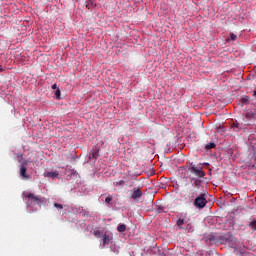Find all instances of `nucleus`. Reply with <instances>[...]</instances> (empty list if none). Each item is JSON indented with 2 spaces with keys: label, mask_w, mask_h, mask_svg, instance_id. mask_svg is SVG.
I'll return each mask as SVG.
<instances>
[{
  "label": "nucleus",
  "mask_w": 256,
  "mask_h": 256,
  "mask_svg": "<svg viewBox=\"0 0 256 256\" xmlns=\"http://www.w3.org/2000/svg\"><path fill=\"white\" fill-rule=\"evenodd\" d=\"M27 160H24L20 165V176L24 179H29V175L27 174Z\"/></svg>",
  "instance_id": "nucleus-5"
},
{
  "label": "nucleus",
  "mask_w": 256,
  "mask_h": 256,
  "mask_svg": "<svg viewBox=\"0 0 256 256\" xmlns=\"http://www.w3.org/2000/svg\"><path fill=\"white\" fill-rule=\"evenodd\" d=\"M54 207L58 210H62L63 209V205L58 204V203H54Z\"/></svg>",
  "instance_id": "nucleus-21"
},
{
  "label": "nucleus",
  "mask_w": 256,
  "mask_h": 256,
  "mask_svg": "<svg viewBox=\"0 0 256 256\" xmlns=\"http://www.w3.org/2000/svg\"><path fill=\"white\" fill-rule=\"evenodd\" d=\"M98 156H99V154H98L97 150H92V152H90V154H89V158L94 159V160H97Z\"/></svg>",
  "instance_id": "nucleus-10"
},
{
  "label": "nucleus",
  "mask_w": 256,
  "mask_h": 256,
  "mask_svg": "<svg viewBox=\"0 0 256 256\" xmlns=\"http://www.w3.org/2000/svg\"><path fill=\"white\" fill-rule=\"evenodd\" d=\"M249 226L251 227V229L252 230H256V220H253L252 222H251V224H249Z\"/></svg>",
  "instance_id": "nucleus-17"
},
{
  "label": "nucleus",
  "mask_w": 256,
  "mask_h": 256,
  "mask_svg": "<svg viewBox=\"0 0 256 256\" xmlns=\"http://www.w3.org/2000/svg\"><path fill=\"white\" fill-rule=\"evenodd\" d=\"M3 72V68L0 66V73Z\"/></svg>",
  "instance_id": "nucleus-25"
},
{
  "label": "nucleus",
  "mask_w": 256,
  "mask_h": 256,
  "mask_svg": "<svg viewBox=\"0 0 256 256\" xmlns=\"http://www.w3.org/2000/svg\"><path fill=\"white\" fill-rule=\"evenodd\" d=\"M67 173L70 174V176H74L77 171L75 169H66Z\"/></svg>",
  "instance_id": "nucleus-16"
},
{
  "label": "nucleus",
  "mask_w": 256,
  "mask_h": 256,
  "mask_svg": "<svg viewBox=\"0 0 256 256\" xmlns=\"http://www.w3.org/2000/svg\"><path fill=\"white\" fill-rule=\"evenodd\" d=\"M206 194L202 193L200 196L195 198L194 200V206L197 207L198 209H203L205 208L206 204H208V201L206 200Z\"/></svg>",
  "instance_id": "nucleus-2"
},
{
  "label": "nucleus",
  "mask_w": 256,
  "mask_h": 256,
  "mask_svg": "<svg viewBox=\"0 0 256 256\" xmlns=\"http://www.w3.org/2000/svg\"><path fill=\"white\" fill-rule=\"evenodd\" d=\"M23 197L26 200L27 206H41L45 202L43 197L31 192H24Z\"/></svg>",
  "instance_id": "nucleus-1"
},
{
  "label": "nucleus",
  "mask_w": 256,
  "mask_h": 256,
  "mask_svg": "<svg viewBox=\"0 0 256 256\" xmlns=\"http://www.w3.org/2000/svg\"><path fill=\"white\" fill-rule=\"evenodd\" d=\"M52 90H60V89H57V84H54L52 85Z\"/></svg>",
  "instance_id": "nucleus-23"
},
{
  "label": "nucleus",
  "mask_w": 256,
  "mask_h": 256,
  "mask_svg": "<svg viewBox=\"0 0 256 256\" xmlns=\"http://www.w3.org/2000/svg\"><path fill=\"white\" fill-rule=\"evenodd\" d=\"M229 40L236 41L237 40V36L234 33H231Z\"/></svg>",
  "instance_id": "nucleus-19"
},
{
  "label": "nucleus",
  "mask_w": 256,
  "mask_h": 256,
  "mask_svg": "<svg viewBox=\"0 0 256 256\" xmlns=\"http://www.w3.org/2000/svg\"><path fill=\"white\" fill-rule=\"evenodd\" d=\"M55 99L60 100L61 99V91L60 89H56L55 91Z\"/></svg>",
  "instance_id": "nucleus-14"
},
{
  "label": "nucleus",
  "mask_w": 256,
  "mask_h": 256,
  "mask_svg": "<svg viewBox=\"0 0 256 256\" xmlns=\"http://www.w3.org/2000/svg\"><path fill=\"white\" fill-rule=\"evenodd\" d=\"M215 148V143H208L206 146H204V150L209 151L211 149Z\"/></svg>",
  "instance_id": "nucleus-12"
},
{
  "label": "nucleus",
  "mask_w": 256,
  "mask_h": 256,
  "mask_svg": "<svg viewBox=\"0 0 256 256\" xmlns=\"http://www.w3.org/2000/svg\"><path fill=\"white\" fill-rule=\"evenodd\" d=\"M201 185H202V180H199V179L194 180V187H197V189H199Z\"/></svg>",
  "instance_id": "nucleus-13"
},
{
  "label": "nucleus",
  "mask_w": 256,
  "mask_h": 256,
  "mask_svg": "<svg viewBox=\"0 0 256 256\" xmlns=\"http://www.w3.org/2000/svg\"><path fill=\"white\" fill-rule=\"evenodd\" d=\"M117 231L120 232V233L126 232V225L125 224L118 225Z\"/></svg>",
  "instance_id": "nucleus-11"
},
{
  "label": "nucleus",
  "mask_w": 256,
  "mask_h": 256,
  "mask_svg": "<svg viewBox=\"0 0 256 256\" xmlns=\"http://www.w3.org/2000/svg\"><path fill=\"white\" fill-rule=\"evenodd\" d=\"M116 184H117V186H124L125 185V181L124 180H120Z\"/></svg>",
  "instance_id": "nucleus-22"
},
{
  "label": "nucleus",
  "mask_w": 256,
  "mask_h": 256,
  "mask_svg": "<svg viewBox=\"0 0 256 256\" xmlns=\"http://www.w3.org/2000/svg\"><path fill=\"white\" fill-rule=\"evenodd\" d=\"M141 197H143V192H141L140 187H135L132 189V192L130 193V199L137 201Z\"/></svg>",
  "instance_id": "nucleus-4"
},
{
  "label": "nucleus",
  "mask_w": 256,
  "mask_h": 256,
  "mask_svg": "<svg viewBox=\"0 0 256 256\" xmlns=\"http://www.w3.org/2000/svg\"><path fill=\"white\" fill-rule=\"evenodd\" d=\"M253 97H256V90L254 91V93L252 94Z\"/></svg>",
  "instance_id": "nucleus-24"
},
{
  "label": "nucleus",
  "mask_w": 256,
  "mask_h": 256,
  "mask_svg": "<svg viewBox=\"0 0 256 256\" xmlns=\"http://www.w3.org/2000/svg\"><path fill=\"white\" fill-rule=\"evenodd\" d=\"M185 224V220L184 219H178L177 220V226L178 228H181V226H183Z\"/></svg>",
  "instance_id": "nucleus-15"
},
{
  "label": "nucleus",
  "mask_w": 256,
  "mask_h": 256,
  "mask_svg": "<svg viewBox=\"0 0 256 256\" xmlns=\"http://www.w3.org/2000/svg\"><path fill=\"white\" fill-rule=\"evenodd\" d=\"M111 236H109L108 234H104L103 237L101 238V241H103V247H106L107 245H109L111 243Z\"/></svg>",
  "instance_id": "nucleus-7"
},
{
  "label": "nucleus",
  "mask_w": 256,
  "mask_h": 256,
  "mask_svg": "<svg viewBox=\"0 0 256 256\" xmlns=\"http://www.w3.org/2000/svg\"><path fill=\"white\" fill-rule=\"evenodd\" d=\"M250 101H251V98H249V96H246V95H244V96L241 97V99H240V102H241V104H243V105H248V104L250 103Z\"/></svg>",
  "instance_id": "nucleus-9"
},
{
  "label": "nucleus",
  "mask_w": 256,
  "mask_h": 256,
  "mask_svg": "<svg viewBox=\"0 0 256 256\" xmlns=\"http://www.w3.org/2000/svg\"><path fill=\"white\" fill-rule=\"evenodd\" d=\"M104 202H106V204H111V202H112L111 196H107L106 199L104 200Z\"/></svg>",
  "instance_id": "nucleus-20"
},
{
  "label": "nucleus",
  "mask_w": 256,
  "mask_h": 256,
  "mask_svg": "<svg viewBox=\"0 0 256 256\" xmlns=\"http://www.w3.org/2000/svg\"><path fill=\"white\" fill-rule=\"evenodd\" d=\"M189 171H190V173L194 174L198 178H205V172L202 170V168L201 167H197L193 163H190Z\"/></svg>",
  "instance_id": "nucleus-3"
},
{
  "label": "nucleus",
  "mask_w": 256,
  "mask_h": 256,
  "mask_svg": "<svg viewBox=\"0 0 256 256\" xmlns=\"http://www.w3.org/2000/svg\"><path fill=\"white\" fill-rule=\"evenodd\" d=\"M244 117L246 119H248V121H251L253 119H256V111L253 110H247L246 114L244 115Z\"/></svg>",
  "instance_id": "nucleus-6"
},
{
  "label": "nucleus",
  "mask_w": 256,
  "mask_h": 256,
  "mask_svg": "<svg viewBox=\"0 0 256 256\" xmlns=\"http://www.w3.org/2000/svg\"><path fill=\"white\" fill-rule=\"evenodd\" d=\"M94 236L97 237V238H100L101 237V231L100 230H95L94 231Z\"/></svg>",
  "instance_id": "nucleus-18"
},
{
  "label": "nucleus",
  "mask_w": 256,
  "mask_h": 256,
  "mask_svg": "<svg viewBox=\"0 0 256 256\" xmlns=\"http://www.w3.org/2000/svg\"><path fill=\"white\" fill-rule=\"evenodd\" d=\"M57 176H58V172H57V171H54V172H45V173H44V177H46V178H52V179H54V178H57Z\"/></svg>",
  "instance_id": "nucleus-8"
}]
</instances>
